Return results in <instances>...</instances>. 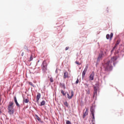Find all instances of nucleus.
<instances>
[{
    "label": "nucleus",
    "mask_w": 124,
    "mask_h": 124,
    "mask_svg": "<svg viewBox=\"0 0 124 124\" xmlns=\"http://www.w3.org/2000/svg\"><path fill=\"white\" fill-rule=\"evenodd\" d=\"M102 56H103V54H99V56L98 57V60H100L101 58H102Z\"/></svg>",
    "instance_id": "obj_16"
},
{
    "label": "nucleus",
    "mask_w": 124,
    "mask_h": 124,
    "mask_svg": "<svg viewBox=\"0 0 124 124\" xmlns=\"http://www.w3.org/2000/svg\"><path fill=\"white\" fill-rule=\"evenodd\" d=\"M86 94H90V89L88 88V90H86Z\"/></svg>",
    "instance_id": "obj_19"
},
{
    "label": "nucleus",
    "mask_w": 124,
    "mask_h": 124,
    "mask_svg": "<svg viewBox=\"0 0 124 124\" xmlns=\"http://www.w3.org/2000/svg\"><path fill=\"white\" fill-rule=\"evenodd\" d=\"M85 86H86V87H89V84H87V83H85Z\"/></svg>",
    "instance_id": "obj_30"
},
{
    "label": "nucleus",
    "mask_w": 124,
    "mask_h": 124,
    "mask_svg": "<svg viewBox=\"0 0 124 124\" xmlns=\"http://www.w3.org/2000/svg\"><path fill=\"white\" fill-rule=\"evenodd\" d=\"M21 56H24V52L22 53Z\"/></svg>",
    "instance_id": "obj_32"
},
{
    "label": "nucleus",
    "mask_w": 124,
    "mask_h": 124,
    "mask_svg": "<svg viewBox=\"0 0 124 124\" xmlns=\"http://www.w3.org/2000/svg\"><path fill=\"white\" fill-rule=\"evenodd\" d=\"M68 78V72L65 71L64 72L63 79H66Z\"/></svg>",
    "instance_id": "obj_10"
},
{
    "label": "nucleus",
    "mask_w": 124,
    "mask_h": 124,
    "mask_svg": "<svg viewBox=\"0 0 124 124\" xmlns=\"http://www.w3.org/2000/svg\"><path fill=\"white\" fill-rule=\"evenodd\" d=\"M35 118L38 121H39V122H40V121H41V119H40V118H39V117H38L37 115H35Z\"/></svg>",
    "instance_id": "obj_17"
},
{
    "label": "nucleus",
    "mask_w": 124,
    "mask_h": 124,
    "mask_svg": "<svg viewBox=\"0 0 124 124\" xmlns=\"http://www.w3.org/2000/svg\"><path fill=\"white\" fill-rule=\"evenodd\" d=\"M29 85H30L31 86H32V87H34V85H33V84L32 83V82H29Z\"/></svg>",
    "instance_id": "obj_24"
},
{
    "label": "nucleus",
    "mask_w": 124,
    "mask_h": 124,
    "mask_svg": "<svg viewBox=\"0 0 124 124\" xmlns=\"http://www.w3.org/2000/svg\"><path fill=\"white\" fill-rule=\"evenodd\" d=\"M0 114H1V110L0 109Z\"/></svg>",
    "instance_id": "obj_33"
},
{
    "label": "nucleus",
    "mask_w": 124,
    "mask_h": 124,
    "mask_svg": "<svg viewBox=\"0 0 124 124\" xmlns=\"http://www.w3.org/2000/svg\"><path fill=\"white\" fill-rule=\"evenodd\" d=\"M94 78V72H92V73L89 76V81H93Z\"/></svg>",
    "instance_id": "obj_6"
},
{
    "label": "nucleus",
    "mask_w": 124,
    "mask_h": 124,
    "mask_svg": "<svg viewBox=\"0 0 124 124\" xmlns=\"http://www.w3.org/2000/svg\"><path fill=\"white\" fill-rule=\"evenodd\" d=\"M95 94H97V88H96V87L94 86V95H93V96H94V95H95Z\"/></svg>",
    "instance_id": "obj_13"
},
{
    "label": "nucleus",
    "mask_w": 124,
    "mask_h": 124,
    "mask_svg": "<svg viewBox=\"0 0 124 124\" xmlns=\"http://www.w3.org/2000/svg\"><path fill=\"white\" fill-rule=\"evenodd\" d=\"M33 59V58H32V55H31L30 59V62L32 61Z\"/></svg>",
    "instance_id": "obj_26"
},
{
    "label": "nucleus",
    "mask_w": 124,
    "mask_h": 124,
    "mask_svg": "<svg viewBox=\"0 0 124 124\" xmlns=\"http://www.w3.org/2000/svg\"><path fill=\"white\" fill-rule=\"evenodd\" d=\"M94 124V123H93V124Z\"/></svg>",
    "instance_id": "obj_34"
},
{
    "label": "nucleus",
    "mask_w": 124,
    "mask_h": 124,
    "mask_svg": "<svg viewBox=\"0 0 124 124\" xmlns=\"http://www.w3.org/2000/svg\"><path fill=\"white\" fill-rule=\"evenodd\" d=\"M108 10H109V9L107 8V13L108 12Z\"/></svg>",
    "instance_id": "obj_31"
},
{
    "label": "nucleus",
    "mask_w": 124,
    "mask_h": 124,
    "mask_svg": "<svg viewBox=\"0 0 124 124\" xmlns=\"http://www.w3.org/2000/svg\"><path fill=\"white\" fill-rule=\"evenodd\" d=\"M13 102H10L8 106V111L10 115L14 114V109H13Z\"/></svg>",
    "instance_id": "obj_2"
},
{
    "label": "nucleus",
    "mask_w": 124,
    "mask_h": 124,
    "mask_svg": "<svg viewBox=\"0 0 124 124\" xmlns=\"http://www.w3.org/2000/svg\"><path fill=\"white\" fill-rule=\"evenodd\" d=\"M78 83H79V80L78 78L76 82V84H78Z\"/></svg>",
    "instance_id": "obj_27"
},
{
    "label": "nucleus",
    "mask_w": 124,
    "mask_h": 124,
    "mask_svg": "<svg viewBox=\"0 0 124 124\" xmlns=\"http://www.w3.org/2000/svg\"><path fill=\"white\" fill-rule=\"evenodd\" d=\"M115 49H116V46H114L113 47V48H112V49L111 50V53H112V52L114 51V50H115Z\"/></svg>",
    "instance_id": "obj_25"
},
{
    "label": "nucleus",
    "mask_w": 124,
    "mask_h": 124,
    "mask_svg": "<svg viewBox=\"0 0 124 124\" xmlns=\"http://www.w3.org/2000/svg\"><path fill=\"white\" fill-rule=\"evenodd\" d=\"M45 103H46V102H45L44 100H43L41 102V106H44V105H45Z\"/></svg>",
    "instance_id": "obj_15"
},
{
    "label": "nucleus",
    "mask_w": 124,
    "mask_h": 124,
    "mask_svg": "<svg viewBox=\"0 0 124 124\" xmlns=\"http://www.w3.org/2000/svg\"><path fill=\"white\" fill-rule=\"evenodd\" d=\"M62 86L63 88V89H65V85H64V84H62Z\"/></svg>",
    "instance_id": "obj_29"
},
{
    "label": "nucleus",
    "mask_w": 124,
    "mask_h": 124,
    "mask_svg": "<svg viewBox=\"0 0 124 124\" xmlns=\"http://www.w3.org/2000/svg\"><path fill=\"white\" fill-rule=\"evenodd\" d=\"M49 81H50L51 83H53V82H54V79L52 78H49Z\"/></svg>",
    "instance_id": "obj_22"
},
{
    "label": "nucleus",
    "mask_w": 124,
    "mask_h": 124,
    "mask_svg": "<svg viewBox=\"0 0 124 124\" xmlns=\"http://www.w3.org/2000/svg\"><path fill=\"white\" fill-rule=\"evenodd\" d=\"M64 105L65 106H66V107H68V103H67V102H64Z\"/></svg>",
    "instance_id": "obj_21"
},
{
    "label": "nucleus",
    "mask_w": 124,
    "mask_h": 124,
    "mask_svg": "<svg viewBox=\"0 0 124 124\" xmlns=\"http://www.w3.org/2000/svg\"><path fill=\"white\" fill-rule=\"evenodd\" d=\"M41 97V94L40 93H38L36 96L37 102H39V99H40Z\"/></svg>",
    "instance_id": "obj_12"
},
{
    "label": "nucleus",
    "mask_w": 124,
    "mask_h": 124,
    "mask_svg": "<svg viewBox=\"0 0 124 124\" xmlns=\"http://www.w3.org/2000/svg\"><path fill=\"white\" fill-rule=\"evenodd\" d=\"M90 111L92 113V119L93 120V121H94V109L93 107H91Z\"/></svg>",
    "instance_id": "obj_5"
},
{
    "label": "nucleus",
    "mask_w": 124,
    "mask_h": 124,
    "mask_svg": "<svg viewBox=\"0 0 124 124\" xmlns=\"http://www.w3.org/2000/svg\"><path fill=\"white\" fill-rule=\"evenodd\" d=\"M88 113H89V111L88 110V108H87L86 109L85 112L83 113V115L82 116L83 119H85V118H86V116H88Z\"/></svg>",
    "instance_id": "obj_9"
},
{
    "label": "nucleus",
    "mask_w": 124,
    "mask_h": 124,
    "mask_svg": "<svg viewBox=\"0 0 124 124\" xmlns=\"http://www.w3.org/2000/svg\"><path fill=\"white\" fill-rule=\"evenodd\" d=\"M71 95L70 96L69 93H67V97L69 99H71L72 98V97L74 95V92H73V91H72L71 92Z\"/></svg>",
    "instance_id": "obj_8"
},
{
    "label": "nucleus",
    "mask_w": 124,
    "mask_h": 124,
    "mask_svg": "<svg viewBox=\"0 0 124 124\" xmlns=\"http://www.w3.org/2000/svg\"><path fill=\"white\" fill-rule=\"evenodd\" d=\"M14 99L16 105L18 106V107H20V105L19 104V103H18V102L17 101V98H16V96L14 97Z\"/></svg>",
    "instance_id": "obj_11"
},
{
    "label": "nucleus",
    "mask_w": 124,
    "mask_h": 124,
    "mask_svg": "<svg viewBox=\"0 0 124 124\" xmlns=\"http://www.w3.org/2000/svg\"><path fill=\"white\" fill-rule=\"evenodd\" d=\"M117 61V57H113L111 58V60L107 62L104 65V67L106 71H111L113 69L112 63L113 62V65H115V62Z\"/></svg>",
    "instance_id": "obj_1"
},
{
    "label": "nucleus",
    "mask_w": 124,
    "mask_h": 124,
    "mask_svg": "<svg viewBox=\"0 0 124 124\" xmlns=\"http://www.w3.org/2000/svg\"><path fill=\"white\" fill-rule=\"evenodd\" d=\"M88 66H86L84 70V71L82 72V78H85V75H86V73H87V71H88Z\"/></svg>",
    "instance_id": "obj_4"
},
{
    "label": "nucleus",
    "mask_w": 124,
    "mask_h": 124,
    "mask_svg": "<svg viewBox=\"0 0 124 124\" xmlns=\"http://www.w3.org/2000/svg\"><path fill=\"white\" fill-rule=\"evenodd\" d=\"M75 63H77V64H78V65H81V63L79 62L78 61H76Z\"/></svg>",
    "instance_id": "obj_23"
},
{
    "label": "nucleus",
    "mask_w": 124,
    "mask_h": 124,
    "mask_svg": "<svg viewBox=\"0 0 124 124\" xmlns=\"http://www.w3.org/2000/svg\"><path fill=\"white\" fill-rule=\"evenodd\" d=\"M29 99H23V103H29Z\"/></svg>",
    "instance_id": "obj_14"
},
{
    "label": "nucleus",
    "mask_w": 124,
    "mask_h": 124,
    "mask_svg": "<svg viewBox=\"0 0 124 124\" xmlns=\"http://www.w3.org/2000/svg\"><path fill=\"white\" fill-rule=\"evenodd\" d=\"M61 93H62V95H65L66 94V93H64V91L63 90L61 91Z\"/></svg>",
    "instance_id": "obj_20"
},
{
    "label": "nucleus",
    "mask_w": 124,
    "mask_h": 124,
    "mask_svg": "<svg viewBox=\"0 0 124 124\" xmlns=\"http://www.w3.org/2000/svg\"><path fill=\"white\" fill-rule=\"evenodd\" d=\"M120 42H121V41L119 40H117V41L114 46H116V47H117V46H118V45H119L120 44Z\"/></svg>",
    "instance_id": "obj_18"
},
{
    "label": "nucleus",
    "mask_w": 124,
    "mask_h": 124,
    "mask_svg": "<svg viewBox=\"0 0 124 124\" xmlns=\"http://www.w3.org/2000/svg\"><path fill=\"white\" fill-rule=\"evenodd\" d=\"M42 65L43 70H44V71H46L47 70V63H46V62H45V61H44L43 62Z\"/></svg>",
    "instance_id": "obj_3"
},
{
    "label": "nucleus",
    "mask_w": 124,
    "mask_h": 124,
    "mask_svg": "<svg viewBox=\"0 0 124 124\" xmlns=\"http://www.w3.org/2000/svg\"><path fill=\"white\" fill-rule=\"evenodd\" d=\"M113 33H111L110 35L109 34H107L106 35V38L107 39H110V40H112V38H113Z\"/></svg>",
    "instance_id": "obj_7"
},
{
    "label": "nucleus",
    "mask_w": 124,
    "mask_h": 124,
    "mask_svg": "<svg viewBox=\"0 0 124 124\" xmlns=\"http://www.w3.org/2000/svg\"><path fill=\"white\" fill-rule=\"evenodd\" d=\"M68 49H69V47H66L65 48V51H67V50H68Z\"/></svg>",
    "instance_id": "obj_28"
}]
</instances>
